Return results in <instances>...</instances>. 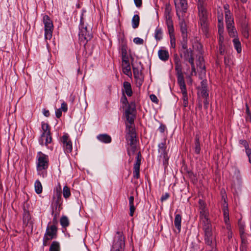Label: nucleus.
Segmentation results:
<instances>
[{
  "instance_id": "obj_1",
  "label": "nucleus",
  "mask_w": 251,
  "mask_h": 251,
  "mask_svg": "<svg viewBox=\"0 0 251 251\" xmlns=\"http://www.w3.org/2000/svg\"><path fill=\"white\" fill-rule=\"evenodd\" d=\"M136 106L134 102H131L125 111L126 118V141L136 140L134 120L136 117Z\"/></svg>"
},
{
  "instance_id": "obj_2",
  "label": "nucleus",
  "mask_w": 251,
  "mask_h": 251,
  "mask_svg": "<svg viewBox=\"0 0 251 251\" xmlns=\"http://www.w3.org/2000/svg\"><path fill=\"white\" fill-rule=\"evenodd\" d=\"M48 156L41 151L37 152L36 155V168L38 175L42 177L47 176L46 170L49 167Z\"/></svg>"
},
{
  "instance_id": "obj_3",
  "label": "nucleus",
  "mask_w": 251,
  "mask_h": 251,
  "mask_svg": "<svg viewBox=\"0 0 251 251\" xmlns=\"http://www.w3.org/2000/svg\"><path fill=\"white\" fill-rule=\"evenodd\" d=\"M205 0H198V8L201 28L205 34L208 32L207 12L205 9Z\"/></svg>"
},
{
  "instance_id": "obj_4",
  "label": "nucleus",
  "mask_w": 251,
  "mask_h": 251,
  "mask_svg": "<svg viewBox=\"0 0 251 251\" xmlns=\"http://www.w3.org/2000/svg\"><path fill=\"white\" fill-rule=\"evenodd\" d=\"M91 29V28H89ZM79 40L80 42L85 46L88 41L92 38V34L91 30H88L87 26L81 24L79 26Z\"/></svg>"
},
{
  "instance_id": "obj_5",
  "label": "nucleus",
  "mask_w": 251,
  "mask_h": 251,
  "mask_svg": "<svg viewBox=\"0 0 251 251\" xmlns=\"http://www.w3.org/2000/svg\"><path fill=\"white\" fill-rule=\"evenodd\" d=\"M43 23L44 24L45 29V39L50 40L52 36V31L53 25L52 21L47 15H45L43 17Z\"/></svg>"
},
{
  "instance_id": "obj_6",
  "label": "nucleus",
  "mask_w": 251,
  "mask_h": 251,
  "mask_svg": "<svg viewBox=\"0 0 251 251\" xmlns=\"http://www.w3.org/2000/svg\"><path fill=\"white\" fill-rule=\"evenodd\" d=\"M125 247L124 237L120 232H117L111 251H124Z\"/></svg>"
},
{
  "instance_id": "obj_7",
  "label": "nucleus",
  "mask_w": 251,
  "mask_h": 251,
  "mask_svg": "<svg viewBox=\"0 0 251 251\" xmlns=\"http://www.w3.org/2000/svg\"><path fill=\"white\" fill-rule=\"evenodd\" d=\"M222 200L223 201V210L224 217V222L226 225V229L227 232L232 231V227L229 222V213L228 209V204L226 201V198L224 196H222Z\"/></svg>"
},
{
  "instance_id": "obj_8",
  "label": "nucleus",
  "mask_w": 251,
  "mask_h": 251,
  "mask_svg": "<svg viewBox=\"0 0 251 251\" xmlns=\"http://www.w3.org/2000/svg\"><path fill=\"white\" fill-rule=\"evenodd\" d=\"M172 8L169 3L165 4L164 16L165 18V23L167 27L174 26L172 16L171 14Z\"/></svg>"
},
{
  "instance_id": "obj_9",
  "label": "nucleus",
  "mask_w": 251,
  "mask_h": 251,
  "mask_svg": "<svg viewBox=\"0 0 251 251\" xmlns=\"http://www.w3.org/2000/svg\"><path fill=\"white\" fill-rule=\"evenodd\" d=\"M176 14L180 17V13H185L187 8V0H175Z\"/></svg>"
},
{
  "instance_id": "obj_10",
  "label": "nucleus",
  "mask_w": 251,
  "mask_h": 251,
  "mask_svg": "<svg viewBox=\"0 0 251 251\" xmlns=\"http://www.w3.org/2000/svg\"><path fill=\"white\" fill-rule=\"evenodd\" d=\"M61 142L65 153H70L72 151V143L67 135H64L61 139Z\"/></svg>"
},
{
  "instance_id": "obj_11",
  "label": "nucleus",
  "mask_w": 251,
  "mask_h": 251,
  "mask_svg": "<svg viewBox=\"0 0 251 251\" xmlns=\"http://www.w3.org/2000/svg\"><path fill=\"white\" fill-rule=\"evenodd\" d=\"M166 146L165 142H162L158 145V151L160 153V158L162 159V161L164 164L167 163L169 157L166 151Z\"/></svg>"
},
{
  "instance_id": "obj_12",
  "label": "nucleus",
  "mask_w": 251,
  "mask_h": 251,
  "mask_svg": "<svg viewBox=\"0 0 251 251\" xmlns=\"http://www.w3.org/2000/svg\"><path fill=\"white\" fill-rule=\"evenodd\" d=\"M133 72L136 84L140 87L142 84L144 77L141 71L138 68L133 66Z\"/></svg>"
},
{
  "instance_id": "obj_13",
  "label": "nucleus",
  "mask_w": 251,
  "mask_h": 251,
  "mask_svg": "<svg viewBox=\"0 0 251 251\" xmlns=\"http://www.w3.org/2000/svg\"><path fill=\"white\" fill-rule=\"evenodd\" d=\"M141 155L140 152H138L136 157V162L134 165L133 177L135 178H138L140 177V166L141 162Z\"/></svg>"
},
{
  "instance_id": "obj_14",
  "label": "nucleus",
  "mask_w": 251,
  "mask_h": 251,
  "mask_svg": "<svg viewBox=\"0 0 251 251\" xmlns=\"http://www.w3.org/2000/svg\"><path fill=\"white\" fill-rule=\"evenodd\" d=\"M52 141V138L50 134H41L39 140V142L41 146L46 145L47 146Z\"/></svg>"
},
{
  "instance_id": "obj_15",
  "label": "nucleus",
  "mask_w": 251,
  "mask_h": 251,
  "mask_svg": "<svg viewBox=\"0 0 251 251\" xmlns=\"http://www.w3.org/2000/svg\"><path fill=\"white\" fill-rule=\"evenodd\" d=\"M129 146L127 148V154L129 156L133 155L136 150V140L127 141Z\"/></svg>"
},
{
  "instance_id": "obj_16",
  "label": "nucleus",
  "mask_w": 251,
  "mask_h": 251,
  "mask_svg": "<svg viewBox=\"0 0 251 251\" xmlns=\"http://www.w3.org/2000/svg\"><path fill=\"white\" fill-rule=\"evenodd\" d=\"M56 232L57 228L56 226L54 225H51V226H48L47 227L45 235L53 239L56 237Z\"/></svg>"
},
{
  "instance_id": "obj_17",
  "label": "nucleus",
  "mask_w": 251,
  "mask_h": 251,
  "mask_svg": "<svg viewBox=\"0 0 251 251\" xmlns=\"http://www.w3.org/2000/svg\"><path fill=\"white\" fill-rule=\"evenodd\" d=\"M238 225L242 244L246 245L247 240L246 239V235L245 234V224L241 220H239L238 222Z\"/></svg>"
},
{
  "instance_id": "obj_18",
  "label": "nucleus",
  "mask_w": 251,
  "mask_h": 251,
  "mask_svg": "<svg viewBox=\"0 0 251 251\" xmlns=\"http://www.w3.org/2000/svg\"><path fill=\"white\" fill-rule=\"evenodd\" d=\"M168 33L170 38V43L171 47L175 48L176 47V38L174 34V26L167 27Z\"/></svg>"
},
{
  "instance_id": "obj_19",
  "label": "nucleus",
  "mask_w": 251,
  "mask_h": 251,
  "mask_svg": "<svg viewBox=\"0 0 251 251\" xmlns=\"http://www.w3.org/2000/svg\"><path fill=\"white\" fill-rule=\"evenodd\" d=\"M122 67L123 73L129 76L131 75V71L129 60L122 61Z\"/></svg>"
},
{
  "instance_id": "obj_20",
  "label": "nucleus",
  "mask_w": 251,
  "mask_h": 251,
  "mask_svg": "<svg viewBox=\"0 0 251 251\" xmlns=\"http://www.w3.org/2000/svg\"><path fill=\"white\" fill-rule=\"evenodd\" d=\"M158 56L161 60L166 61L169 58V53L167 50L160 49L158 51Z\"/></svg>"
},
{
  "instance_id": "obj_21",
  "label": "nucleus",
  "mask_w": 251,
  "mask_h": 251,
  "mask_svg": "<svg viewBox=\"0 0 251 251\" xmlns=\"http://www.w3.org/2000/svg\"><path fill=\"white\" fill-rule=\"evenodd\" d=\"M177 82L179 84L181 91L186 90V85L185 83L184 77L182 73H179L177 74Z\"/></svg>"
},
{
  "instance_id": "obj_22",
  "label": "nucleus",
  "mask_w": 251,
  "mask_h": 251,
  "mask_svg": "<svg viewBox=\"0 0 251 251\" xmlns=\"http://www.w3.org/2000/svg\"><path fill=\"white\" fill-rule=\"evenodd\" d=\"M183 56L184 59L189 63L191 62V60L194 61L193 51L190 49L183 51Z\"/></svg>"
},
{
  "instance_id": "obj_23",
  "label": "nucleus",
  "mask_w": 251,
  "mask_h": 251,
  "mask_svg": "<svg viewBox=\"0 0 251 251\" xmlns=\"http://www.w3.org/2000/svg\"><path fill=\"white\" fill-rule=\"evenodd\" d=\"M199 203L200 215L209 214V212L205 207L204 202L202 200H200Z\"/></svg>"
},
{
  "instance_id": "obj_24",
  "label": "nucleus",
  "mask_w": 251,
  "mask_h": 251,
  "mask_svg": "<svg viewBox=\"0 0 251 251\" xmlns=\"http://www.w3.org/2000/svg\"><path fill=\"white\" fill-rule=\"evenodd\" d=\"M205 235V241L207 245L211 246L213 245V241L214 239V236L212 234V232H207L204 233Z\"/></svg>"
},
{
  "instance_id": "obj_25",
  "label": "nucleus",
  "mask_w": 251,
  "mask_h": 251,
  "mask_svg": "<svg viewBox=\"0 0 251 251\" xmlns=\"http://www.w3.org/2000/svg\"><path fill=\"white\" fill-rule=\"evenodd\" d=\"M179 25L182 36L183 40L185 41L187 38L186 25L183 21H182L181 22H180Z\"/></svg>"
},
{
  "instance_id": "obj_26",
  "label": "nucleus",
  "mask_w": 251,
  "mask_h": 251,
  "mask_svg": "<svg viewBox=\"0 0 251 251\" xmlns=\"http://www.w3.org/2000/svg\"><path fill=\"white\" fill-rule=\"evenodd\" d=\"M97 139L100 142L104 143H109L111 142V137L106 134L99 135L97 136Z\"/></svg>"
},
{
  "instance_id": "obj_27",
  "label": "nucleus",
  "mask_w": 251,
  "mask_h": 251,
  "mask_svg": "<svg viewBox=\"0 0 251 251\" xmlns=\"http://www.w3.org/2000/svg\"><path fill=\"white\" fill-rule=\"evenodd\" d=\"M123 87L126 94L129 97L131 96L132 95V90L130 83L127 81H125L123 83Z\"/></svg>"
},
{
  "instance_id": "obj_28",
  "label": "nucleus",
  "mask_w": 251,
  "mask_h": 251,
  "mask_svg": "<svg viewBox=\"0 0 251 251\" xmlns=\"http://www.w3.org/2000/svg\"><path fill=\"white\" fill-rule=\"evenodd\" d=\"M181 216L180 214H176L175 216L174 224L178 230V232H179L181 230Z\"/></svg>"
},
{
  "instance_id": "obj_29",
  "label": "nucleus",
  "mask_w": 251,
  "mask_h": 251,
  "mask_svg": "<svg viewBox=\"0 0 251 251\" xmlns=\"http://www.w3.org/2000/svg\"><path fill=\"white\" fill-rule=\"evenodd\" d=\"M225 18L226 25L234 24L233 18L230 11H226L225 12Z\"/></svg>"
},
{
  "instance_id": "obj_30",
  "label": "nucleus",
  "mask_w": 251,
  "mask_h": 251,
  "mask_svg": "<svg viewBox=\"0 0 251 251\" xmlns=\"http://www.w3.org/2000/svg\"><path fill=\"white\" fill-rule=\"evenodd\" d=\"M194 151L196 153L200 154L201 151V147L200 143V137L198 135H196L195 141Z\"/></svg>"
},
{
  "instance_id": "obj_31",
  "label": "nucleus",
  "mask_w": 251,
  "mask_h": 251,
  "mask_svg": "<svg viewBox=\"0 0 251 251\" xmlns=\"http://www.w3.org/2000/svg\"><path fill=\"white\" fill-rule=\"evenodd\" d=\"M233 43L234 45V48L236 49L237 52L238 53H240L242 51V47L241 43L237 38H235L233 40Z\"/></svg>"
},
{
  "instance_id": "obj_32",
  "label": "nucleus",
  "mask_w": 251,
  "mask_h": 251,
  "mask_svg": "<svg viewBox=\"0 0 251 251\" xmlns=\"http://www.w3.org/2000/svg\"><path fill=\"white\" fill-rule=\"evenodd\" d=\"M226 28L228 30V34L231 37H235L236 35V30L234 26V24H231L226 25Z\"/></svg>"
},
{
  "instance_id": "obj_33",
  "label": "nucleus",
  "mask_w": 251,
  "mask_h": 251,
  "mask_svg": "<svg viewBox=\"0 0 251 251\" xmlns=\"http://www.w3.org/2000/svg\"><path fill=\"white\" fill-rule=\"evenodd\" d=\"M162 30L161 27H157L155 30L154 38L157 41H160L162 39Z\"/></svg>"
},
{
  "instance_id": "obj_34",
  "label": "nucleus",
  "mask_w": 251,
  "mask_h": 251,
  "mask_svg": "<svg viewBox=\"0 0 251 251\" xmlns=\"http://www.w3.org/2000/svg\"><path fill=\"white\" fill-rule=\"evenodd\" d=\"M209 214L200 215V222L202 225V226L204 225H207L211 224L209 220Z\"/></svg>"
},
{
  "instance_id": "obj_35",
  "label": "nucleus",
  "mask_w": 251,
  "mask_h": 251,
  "mask_svg": "<svg viewBox=\"0 0 251 251\" xmlns=\"http://www.w3.org/2000/svg\"><path fill=\"white\" fill-rule=\"evenodd\" d=\"M35 190L37 194H40L42 192V185L39 180L35 181L34 183Z\"/></svg>"
},
{
  "instance_id": "obj_36",
  "label": "nucleus",
  "mask_w": 251,
  "mask_h": 251,
  "mask_svg": "<svg viewBox=\"0 0 251 251\" xmlns=\"http://www.w3.org/2000/svg\"><path fill=\"white\" fill-rule=\"evenodd\" d=\"M59 243L57 241H53L50 246L49 251H60Z\"/></svg>"
},
{
  "instance_id": "obj_37",
  "label": "nucleus",
  "mask_w": 251,
  "mask_h": 251,
  "mask_svg": "<svg viewBox=\"0 0 251 251\" xmlns=\"http://www.w3.org/2000/svg\"><path fill=\"white\" fill-rule=\"evenodd\" d=\"M140 18L138 15H135L132 19V26L133 28H136L139 24Z\"/></svg>"
},
{
  "instance_id": "obj_38",
  "label": "nucleus",
  "mask_w": 251,
  "mask_h": 251,
  "mask_svg": "<svg viewBox=\"0 0 251 251\" xmlns=\"http://www.w3.org/2000/svg\"><path fill=\"white\" fill-rule=\"evenodd\" d=\"M121 53L122 56V61L128 60V56L126 51V47L122 46L121 48Z\"/></svg>"
},
{
  "instance_id": "obj_39",
  "label": "nucleus",
  "mask_w": 251,
  "mask_h": 251,
  "mask_svg": "<svg viewBox=\"0 0 251 251\" xmlns=\"http://www.w3.org/2000/svg\"><path fill=\"white\" fill-rule=\"evenodd\" d=\"M42 134H50L49 126L47 123H42Z\"/></svg>"
},
{
  "instance_id": "obj_40",
  "label": "nucleus",
  "mask_w": 251,
  "mask_h": 251,
  "mask_svg": "<svg viewBox=\"0 0 251 251\" xmlns=\"http://www.w3.org/2000/svg\"><path fill=\"white\" fill-rule=\"evenodd\" d=\"M23 221L24 223H28L30 219V216L28 211L24 207Z\"/></svg>"
},
{
  "instance_id": "obj_41",
  "label": "nucleus",
  "mask_w": 251,
  "mask_h": 251,
  "mask_svg": "<svg viewBox=\"0 0 251 251\" xmlns=\"http://www.w3.org/2000/svg\"><path fill=\"white\" fill-rule=\"evenodd\" d=\"M60 224L64 227L68 226L69 225L68 218L66 216H62L60 219Z\"/></svg>"
},
{
  "instance_id": "obj_42",
  "label": "nucleus",
  "mask_w": 251,
  "mask_h": 251,
  "mask_svg": "<svg viewBox=\"0 0 251 251\" xmlns=\"http://www.w3.org/2000/svg\"><path fill=\"white\" fill-rule=\"evenodd\" d=\"M56 197H57L56 203L57 204H59L61 199V188L60 185H59L58 188H56Z\"/></svg>"
},
{
  "instance_id": "obj_43",
  "label": "nucleus",
  "mask_w": 251,
  "mask_h": 251,
  "mask_svg": "<svg viewBox=\"0 0 251 251\" xmlns=\"http://www.w3.org/2000/svg\"><path fill=\"white\" fill-rule=\"evenodd\" d=\"M181 93L182 94L183 96V105L184 107H186L187 106L188 104L187 90L181 91Z\"/></svg>"
},
{
  "instance_id": "obj_44",
  "label": "nucleus",
  "mask_w": 251,
  "mask_h": 251,
  "mask_svg": "<svg viewBox=\"0 0 251 251\" xmlns=\"http://www.w3.org/2000/svg\"><path fill=\"white\" fill-rule=\"evenodd\" d=\"M63 195L64 197L66 199L68 198L70 196V195H71L70 190L68 186H65L63 187Z\"/></svg>"
},
{
  "instance_id": "obj_45",
  "label": "nucleus",
  "mask_w": 251,
  "mask_h": 251,
  "mask_svg": "<svg viewBox=\"0 0 251 251\" xmlns=\"http://www.w3.org/2000/svg\"><path fill=\"white\" fill-rule=\"evenodd\" d=\"M201 96L203 98H208V93L207 91V89H206V87L204 86V87H202V90H201Z\"/></svg>"
},
{
  "instance_id": "obj_46",
  "label": "nucleus",
  "mask_w": 251,
  "mask_h": 251,
  "mask_svg": "<svg viewBox=\"0 0 251 251\" xmlns=\"http://www.w3.org/2000/svg\"><path fill=\"white\" fill-rule=\"evenodd\" d=\"M133 42L137 45H143L144 44V40L139 37H136L133 39Z\"/></svg>"
},
{
  "instance_id": "obj_47",
  "label": "nucleus",
  "mask_w": 251,
  "mask_h": 251,
  "mask_svg": "<svg viewBox=\"0 0 251 251\" xmlns=\"http://www.w3.org/2000/svg\"><path fill=\"white\" fill-rule=\"evenodd\" d=\"M203 230H204V233L207 232L212 231V226L211 224H208L207 225H204L202 226Z\"/></svg>"
},
{
  "instance_id": "obj_48",
  "label": "nucleus",
  "mask_w": 251,
  "mask_h": 251,
  "mask_svg": "<svg viewBox=\"0 0 251 251\" xmlns=\"http://www.w3.org/2000/svg\"><path fill=\"white\" fill-rule=\"evenodd\" d=\"M218 32L219 34H223L224 32V24L223 22L219 23L218 24Z\"/></svg>"
},
{
  "instance_id": "obj_49",
  "label": "nucleus",
  "mask_w": 251,
  "mask_h": 251,
  "mask_svg": "<svg viewBox=\"0 0 251 251\" xmlns=\"http://www.w3.org/2000/svg\"><path fill=\"white\" fill-rule=\"evenodd\" d=\"M240 144L242 145L245 148L246 151L249 149V144L248 142L245 140H241L239 141Z\"/></svg>"
},
{
  "instance_id": "obj_50",
  "label": "nucleus",
  "mask_w": 251,
  "mask_h": 251,
  "mask_svg": "<svg viewBox=\"0 0 251 251\" xmlns=\"http://www.w3.org/2000/svg\"><path fill=\"white\" fill-rule=\"evenodd\" d=\"M60 108L62 111L66 112L68 110L67 104L65 102H62Z\"/></svg>"
},
{
  "instance_id": "obj_51",
  "label": "nucleus",
  "mask_w": 251,
  "mask_h": 251,
  "mask_svg": "<svg viewBox=\"0 0 251 251\" xmlns=\"http://www.w3.org/2000/svg\"><path fill=\"white\" fill-rule=\"evenodd\" d=\"M150 99L151 101L153 102L157 103L158 102V100L156 96L154 94H151L150 95Z\"/></svg>"
},
{
  "instance_id": "obj_52",
  "label": "nucleus",
  "mask_w": 251,
  "mask_h": 251,
  "mask_svg": "<svg viewBox=\"0 0 251 251\" xmlns=\"http://www.w3.org/2000/svg\"><path fill=\"white\" fill-rule=\"evenodd\" d=\"M129 210H130V213H129L130 216H133L134 212L135 210V208L134 206V204L129 205Z\"/></svg>"
},
{
  "instance_id": "obj_53",
  "label": "nucleus",
  "mask_w": 251,
  "mask_h": 251,
  "mask_svg": "<svg viewBox=\"0 0 251 251\" xmlns=\"http://www.w3.org/2000/svg\"><path fill=\"white\" fill-rule=\"evenodd\" d=\"M62 110L61 108H59L55 111V116L57 118H59L62 116Z\"/></svg>"
},
{
  "instance_id": "obj_54",
  "label": "nucleus",
  "mask_w": 251,
  "mask_h": 251,
  "mask_svg": "<svg viewBox=\"0 0 251 251\" xmlns=\"http://www.w3.org/2000/svg\"><path fill=\"white\" fill-rule=\"evenodd\" d=\"M175 68L177 72V74L180 73H182L181 72V64H175Z\"/></svg>"
},
{
  "instance_id": "obj_55",
  "label": "nucleus",
  "mask_w": 251,
  "mask_h": 251,
  "mask_svg": "<svg viewBox=\"0 0 251 251\" xmlns=\"http://www.w3.org/2000/svg\"><path fill=\"white\" fill-rule=\"evenodd\" d=\"M246 152L249 157V162L251 163V149H247Z\"/></svg>"
},
{
  "instance_id": "obj_56",
  "label": "nucleus",
  "mask_w": 251,
  "mask_h": 251,
  "mask_svg": "<svg viewBox=\"0 0 251 251\" xmlns=\"http://www.w3.org/2000/svg\"><path fill=\"white\" fill-rule=\"evenodd\" d=\"M219 34V45H223V42H224V36L222 35V34Z\"/></svg>"
},
{
  "instance_id": "obj_57",
  "label": "nucleus",
  "mask_w": 251,
  "mask_h": 251,
  "mask_svg": "<svg viewBox=\"0 0 251 251\" xmlns=\"http://www.w3.org/2000/svg\"><path fill=\"white\" fill-rule=\"evenodd\" d=\"M219 53L221 55H223L225 53V48L223 46V45H219Z\"/></svg>"
},
{
  "instance_id": "obj_58",
  "label": "nucleus",
  "mask_w": 251,
  "mask_h": 251,
  "mask_svg": "<svg viewBox=\"0 0 251 251\" xmlns=\"http://www.w3.org/2000/svg\"><path fill=\"white\" fill-rule=\"evenodd\" d=\"M135 4L138 7H140L141 6L142 4V0H134Z\"/></svg>"
},
{
  "instance_id": "obj_59",
  "label": "nucleus",
  "mask_w": 251,
  "mask_h": 251,
  "mask_svg": "<svg viewBox=\"0 0 251 251\" xmlns=\"http://www.w3.org/2000/svg\"><path fill=\"white\" fill-rule=\"evenodd\" d=\"M175 57V64H181L180 59L177 54H175L174 55Z\"/></svg>"
},
{
  "instance_id": "obj_60",
  "label": "nucleus",
  "mask_w": 251,
  "mask_h": 251,
  "mask_svg": "<svg viewBox=\"0 0 251 251\" xmlns=\"http://www.w3.org/2000/svg\"><path fill=\"white\" fill-rule=\"evenodd\" d=\"M218 23L223 22V16L222 13L221 14H220L219 13H218Z\"/></svg>"
},
{
  "instance_id": "obj_61",
  "label": "nucleus",
  "mask_w": 251,
  "mask_h": 251,
  "mask_svg": "<svg viewBox=\"0 0 251 251\" xmlns=\"http://www.w3.org/2000/svg\"><path fill=\"white\" fill-rule=\"evenodd\" d=\"M190 63L191 64V68H192V74L193 73H196V69H195V65H194V61H192L191 60V62H190Z\"/></svg>"
},
{
  "instance_id": "obj_62",
  "label": "nucleus",
  "mask_w": 251,
  "mask_h": 251,
  "mask_svg": "<svg viewBox=\"0 0 251 251\" xmlns=\"http://www.w3.org/2000/svg\"><path fill=\"white\" fill-rule=\"evenodd\" d=\"M204 103V107L205 109L207 108L208 104H209V101L208 100V98H204V100L203 101Z\"/></svg>"
},
{
  "instance_id": "obj_63",
  "label": "nucleus",
  "mask_w": 251,
  "mask_h": 251,
  "mask_svg": "<svg viewBox=\"0 0 251 251\" xmlns=\"http://www.w3.org/2000/svg\"><path fill=\"white\" fill-rule=\"evenodd\" d=\"M169 197V195L168 193H166L164 195L162 196L161 198V201H164L167 200Z\"/></svg>"
},
{
  "instance_id": "obj_64",
  "label": "nucleus",
  "mask_w": 251,
  "mask_h": 251,
  "mask_svg": "<svg viewBox=\"0 0 251 251\" xmlns=\"http://www.w3.org/2000/svg\"><path fill=\"white\" fill-rule=\"evenodd\" d=\"M122 101L123 103L125 104L128 103L127 100L125 95H123V96L122 98Z\"/></svg>"
}]
</instances>
